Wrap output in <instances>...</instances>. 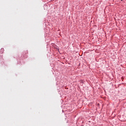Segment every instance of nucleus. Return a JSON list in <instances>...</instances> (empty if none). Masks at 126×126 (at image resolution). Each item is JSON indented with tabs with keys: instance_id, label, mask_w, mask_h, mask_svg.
Here are the masks:
<instances>
[{
	"instance_id": "f257e3e1",
	"label": "nucleus",
	"mask_w": 126,
	"mask_h": 126,
	"mask_svg": "<svg viewBox=\"0 0 126 126\" xmlns=\"http://www.w3.org/2000/svg\"><path fill=\"white\" fill-rule=\"evenodd\" d=\"M121 0V1H123V0Z\"/></svg>"
}]
</instances>
